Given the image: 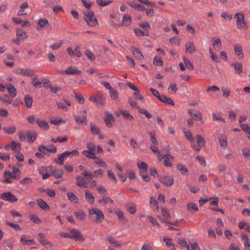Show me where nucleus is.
I'll return each mask as SVG.
<instances>
[{
	"instance_id": "f257e3e1",
	"label": "nucleus",
	"mask_w": 250,
	"mask_h": 250,
	"mask_svg": "<svg viewBox=\"0 0 250 250\" xmlns=\"http://www.w3.org/2000/svg\"><path fill=\"white\" fill-rule=\"evenodd\" d=\"M90 217L97 224L102 222L104 219V215L103 212L96 208H90L88 210Z\"/></svg>"
},
{
	"instance_id": "f03ea898",
	"label": "nucleus",
	"mask_w": 250,
	"mask_h": 250,
	"mask_svg": "<svg viewBox=\"0 0 250 250\" xmlns=\"http://www.w3.org/2000/svg\"><path fill=\"white\" fill-rule=\"evenodd\" d=\"M234 18L236 19V25L238 29H244L248 28L247 23L245 21V15L244 13L237 12L235 14Z\"/></svg>"
},
{
	"instance_id": "7ed1b4c3",
	"label": "nucleus",
	"mask_w": 250,
	"mask_h": 250,
	"mask_svg": "<svg viewBox=\"0 0 250 250\" xmlns=\"http://www.w3.org/2000/svg\"><path fill=\"white\" fill-rule=\"evenodd\" d=\"M89 101L94 102L97 106H103L105 104V98L101 93H98L94 96H91Z\"/></svg>"
},
{
	"instance_id": "20e7f679",
	"label": "nucleus",
	"mask_w": 250,
	"mask_h": 250,
	"mask_svg": "<svg viewBox=\"0 0 250 250\" xmlns=\"http://www.w3.org/2000/svg\"><path fill=\"white\" fill-rule=\"evenodd\" d=\"M0 198L2 200L8 201L10 203H14L18 200V198L9 191L2 193L0 194Z\"/></svg>"
},
{
	"instance_id": "39448f33",
	"label": "nucleus",
	"mask_w": 250,
	"mask_h": 250,
	"mask_svg": "<svg viewBox=\"0 0 250 250\" xmlns=\"http://www.w3.org/2000/svg\"><path fill=\"white\" fill-rule=\"evenodd\" d=\"M70 238L74 239L76 241H84V238L82 236L81 232L77 229H73L70 231Z\"/></svg>"
},
{
	"instance_id": "423d86ee",
	"label": "nucleus",
	"mask_w": 250,
	"mask_h": 250,
	"mask_svg": "<svg viewBox=\"0 0 250 250\" xmlns=\"http://www.w3.org/2000/svg\"><path fill=\"white\" fill-rule=\"evenodd\" d=\"M159 181L166 186H171L174 184L173 178L169 176H163L159 178Z\"/></svg>"
},
{
	"instance_id": "0eeeda50",
	"label": "nucleus",
	"mask_w": 250,
	"mask_h": 250,
	"mask_svg": "<svg viewBox=\"0 0 250 250\" xmlns=\"http://www.w3.org/2000/svg\"><path fill=\"white\" fill-rule=\"evenodd\" d=\"M70 155V153L68 151H65L58 156V159H55L54 161L60 165H62L63 164L64 161Z\"/></svg>"
},
{
	"instance_id": "6e6552de",
	"label": "nucleus",
	"mask_w": 250,
	"mask_h": 250,
	"mask_svg": "<svg viewBox=\"0 0 250 250\" xmlns=\"http://www.w3.org/2000/svg\"><path fill=\"white\" fill-rule=\"evenodd\" d=\"M211 42L215 50L219 51L221 49L222 45L219 38L217 37L211 38Z\"/></svg>"
},
{
	"instance_id": "1a4fd4ad",
	"label": "nucleus",
	"mask_w": 250,
	"mask_h": 250,
	"mask_svg": "<svg viewBox=\"0 0 250 250\" xmlns=\"http://www.w3.org/2000/svg\"><path fill=\"white\" fill-rule=\"evenodd\" d=\"M234 51L235 55L240 59H243L244 57V53L242 51V47L239 43H236L234 45Z\"/></svg>"
},
{
	"instance_id": "9d476101",
	"label": "nucleus",
	"mask_w": 250,
	"mask_h": 250,
	"mask_svg": "<svg viewBox=\"0 0 250 250\" xmlns=\"http://www.w3.org/2000/svg\"><path fill=\"white\" fill-rule=\"evenodd\" d=\"M4 180L3 181V183L11 184L12 183V181L10 180V178H12L13 179H16L18 178L16 175L12 174L11 172L8 171H6L3 174Z\"/></svg>"
},
{
	"instance_id": "9b49d317",
	"label": "nucleus",
	"mask_w": 250,
	"mask_h": 250,
	"mask_svg": "<svg viewBox=\"0 0 250 250\" xmlns=\"http://www.w3.org/2000/svg\"><path fill=\"white\" fill-rule=\"evenodd\" d=\"M230 66L233 67L234 73L238 75H241L243 72V65L240 62L232 63Z\"/></svg>"
},
{
	"instance_id": "f8f14e48",
	"label": "nucleus",
	"mask_w": 250,
	"mask_h": 250,
	"mask_svg": "<svg viewBox=\"0 0 250 250\" xmlns=\"http://www.w3.org/2000/svg\"><path fill=\"white\" fill-rule=\"evenodd\" d=\"M104 121L108 127H111L113 125L112 123L115 121L114 118L112 114L106 113V116L104 119Z\"/></svg>"
},
{
	"instance_id": "ddd939ff",
	"label": "nucleus",
	"mask_w": 250,
	"mask_h": 250,
	"mask_svg": "<svg viewBox=\"0 0 250 250\" xmlns=\"http://www.w3.org/2000/svg\"><path fill=\"white\" fill-rule=\"evenodd\" d=\"M188 112L194 120H201L202 119V116L201 112L196 110L189 109Z\"/></svg>"
},
{
	"instance_id": "4468645a",
	"label": "nucleus",
	"mask_w": 250,
	"mask_h": 250,
	"mask_svg": "<svg viewBox=\"0 0 250 250\" xmlns=\"http://www.w3.org/2000/svg\"><path fill=\"white\" fill-rule=\"evenodd\" d=\"M219 142L221 147L225 149L228 146L227 137L224 134H221L219 138Z\"/></svg>"
},
{
	"instance_id": "2eb2a0df",
	"label": "nucleus",
	"mask_w": 250,
	"mask_h": 250,
	"mask_svg": "<svg viewBox=\"0 0 250 250\" xmlns=\"http://www.w3.org/2000/svg\"><path fill=\"white\" fill-rule=\"evenodd\" d=\"M185 49L187 53H192L196 51V48L193 42H188L185 44Z\"/></svg>"
},
{
	"instance_id": "dca6fc26",
	"label": "nucleus",
	"mask_w": 250,
	"mask_h": 250,
	"mask_svg": "<svg viewBox=\"0 0 250 250\" xmlns=\"http://www.w3.org/2000/svg\"><path fill=\"white\" fill-rule=\"evenodd\" d=\"M174 158L172 155L168 154L165 155L164 164L166 167H170L172 166L171 162L173 161Z\"/></svg>"
},
{
	"instance_id": "f3484780",
	"label": "nucleus",
	"mask_w": 250,
	"mask_h": 250,
	"mask_svg": "<svg viewBox=\"0 0 250 250\" xmlns=\"http://www.w3.org/2000/svg\"><path fill=\"white\" fill-rule=\"evenodd\" d=\"M106 238L113 247L116 248H121L122 247L121 244L118 241L115 240L112 236H106Z\"/></svg>"
},
{
	"instance_id": "a211bd4d",
	"label": "nucleus",
	"mask_w": 250,
	"mask_h": 250,
	"mask_svg": "<svg viewBox=\"0 0 250 250\" xmlns=\"http://www.w3.org/2000/svg\"><path fill=\"white\" fill-rule=\"evenodd\" d=\"M115 213H116L117 216H118V218L119 220L120 221V222L123 224H126L128 220L124 216L123 211H122L120 210H116L115 211Z\"/></svg>"
},
{
	"instance_id": "6ab92c4d",
	"label": "nucleus",
	"mask_w": 250,
	"mask_h": 250,
	"mask_svg": "<svg viewBox=\"0 0 250 250\" xmlns=\"http://www.w3.org/2000/svg\"><path fill=\"white\" fill-rule=\"evenodd\" d=\"M126 209L131 214H134L137 210L136 205L133 203H128L126 206Z\"/></svg>"
},
{
	"instance_id": "aec40b11",
	"label": "nucleus",
	"mask_w": 250,
	"mask_h": 250,
	"mask_svg": "<svg viewBox=\"0 0 250 250\" xmlns=\"http://www.w3.org/2000/svg\"><path fill=\"white\" fill-rule=\"evenodd\" d=\"M65 74L67 75H81V72L79 70L76 68H74L71 66L68 67L66 70H65Z\"/></svg>"
},
{
	"instance_id": "412c9836",
	"label": "nucleus",
	"mask_w": 250,
	"mask_h": 250,
	"mask_svg": "<svg viewBox=\"0 0 250 250\" xmlns=\"http://www.w3.org/2000/svg\"><path fill=\"white\" fill-rule=\"evenodd\" d=\"M137 165L140 169V174L147 173L148 166L146 163L144 162H139L138 163Z\"/></svg>"
},
{
	"instance_id": "4be33fe9",
	"label": "nucleus",
	"mask_w": 250,
	"mask_h": 250,
	"mask_svg": "<svg viewBox=\"0 0 250 250\" xmlns=\"http://www.w3.org/2000/svg\"><path fill=\"white\" fill-rule=\"evenodd\" d=\"M6 86L10 96L12 98L15 97L17 95V90L15 87L11 83H8Z\"/></svg>"
},
{
	"instance_id": "5701e85b",
	"label": "nucleus",
	"mask_w": 250,
	"mask_h": 250,
	"mask_svg": "<svg viewBox=\"0 0 250 250\" xmlns=\"http://www.w3.org/2000/svg\"><path fill=\"white\" fill-rule=\"evenodd\" d=\"M241 237L242 241H244L245 250H250V243L248 236L246 234L242 233Z\"/></svg>"
},
{
	"instance_id": "b1692460",
	"label": "nucleus",
	"mask_w": 250,
	"mask_h": 250,
	"mask_svg": "<svg viewBox=\"0 0 250 250\" xmlns=\"http://www.w3.org/2000/svg\"><path fill=\"white\" fill-rule=\"evenodd\" d=\"M52 175L54 176L56 178H61L62 177L64 171L62 169H51Z\"/></svg>"
},
{
	"instance_id": "393cba45",
	"label": "nucleus",
	"mask_w": 250,
	"mask_h": 250,
	"mask_svg": "<svg viewBox=\"0 0 250 250\" xmlns=\"http://www.w3.org/2000/svg\"><path fill=\"white\" fill-rule=\"evenodd\" d=\"M11 147L12 150L21 149V146L19 143H16L15 141H12L10 144H9L5 146V149L8 150L9 147Z\"/></svg>"
},
{
	"instance_id": "a878e982",
	"label": "nucleus",
	"mask_w": 250,
	"mask_h": 250,
	"mask_svg": "<svg viewBox=\"0 0 250 250\" xmlns=\"http://www.w3.org/2000/svg\"><path fill=\"white\" fill-rule=\"evenodd\" d=\"M36 123L42 129L47 130L49 129L48 124L46 121L43 120H37Z\"/></svg>"
},
{
	"instance_id": "bb28decb",
	"label": "nucleus",
	"mask_w": 250,
	"mask_h": 250,
	"mask_svg": "<svg viewBox=\"0 0 250 250\" xmlns=\"http://www.w3.org/2000/svg\"><path fill=\"white\" fill-rule=\"evenodd\" d=\"M131 50L133 53V55L139 60H142L144 59V56L140 51L137 48L132 47Z\"/></svg>"
},
{
	"instance_id": "cd10ccee",
	"label": "nucleus",
	"mask_w": 250,
	"mask_h": 250,
	"mask_svg": "<svg viewBox=\"0 0 250 250\" xmlns=\"http://www.w3.org/2000/svg\"><path fill=\"white\" fill-rule=\"evenodd\" d=\"M37 203L44 210H48L49 208V206L41 198L37 200Z\"/></svg>"
},
{
	"instance_id": "c85d7f7f",
	"label": "nucleus",
	"mask_w": 250,
	"mask_h": 250,
	"mask_svg": "<svg viewBox=\"0 0 250 250\" xmlns=\"http://www.w3.org/2000/svg\"><path fill=\"white\" fill-rule=\"evenodd\" d=\"M16 35L18 37H20L21 39L24 40L28 38V36L24 31L21 28H17L16 30Z\"/></svg>"
},
{
	"instance_id": "c756f323",
	"label": "nucleus",
	"mask_w": 250,
	"mask_h": 250,
	"mask_svg": "<svg viewBox=\"0 0 250 250\" xmlns=\"http://www.w3.org/2000/svg\"><path fill=\"white\" fill-rule=\"evenodd\" d=\"M84 20L90 26H94L98 24V20L94 16L92 18H84Z\"/></svg>"
},
{
	"instance_id": "7c9ffc66",
	"label": "nucleus",
	"mask_w": 250,
	"mask_h": 250,
	"mask_svg": "<svg viewBox=\"0 0 250 250\" xmlns=\"http://www.w3.org/2000/svg\"><path fill=\"white\" fill-rule=\"evenodd\" d=\"M149 204L150 205V208L152 210L156 211L158 210L159 206L157 201L152 197H150Z\"/></svg>"
},
{
	"instance_id": "2f4dec72",
	"label": "nucleus",
	"mask_w": 250,
	"mask_h": 250,
	"mask_svg": "<svg viewBox=\"0 0 250 250\" xmlns=\"http://www.w3.org/2000/svg\"><path fill=\"white\" fill-rule=\"evenodd\" d=\"M75 120L76 123L77 124H84L85 125H87V117L85 116H83V117L81 118L78 115H74Z\"/></svg>"
},
{
	"instance_id": "473e14b6",
	"label": "nucleus",
	"mask_w": 250,
	"mask_h": 250,
	"mask_svg": "<svg viewBox=\"0 0 250 250\" xmlns=\"http://www.w3.org/2000/svg\"><path fill=\"white\" fill-rule=\"evenodd\" d=\"M68 200L74 203H77L79 201V198L72 192H68L67 193Z\"/></svg>"
},
{
	"instance_id": "72a5a7b5",
	"label": "nucleus",
	"mask_w": 250,
	"mask_h": 250,
	"mask_svg": "<svg viewBox=\"0 0 250 250\" xmlns=\"http://www.w3.org/2000/svg\"><path fill=\"white\" fill-rule=\"evenodd\" d=\"M25 76L30 77L32 80L37 79V75L35 74V71L32 69H26Z\"/></svg>"
},
{
	"instance_id": "f704fd0d",
	"label": "nucleus",
	"mask_w": 250,
	"mask_h": 250,
	"mask_svg": "<svg viewBox=\"0 0 250 250\" xmlns=\"http://www.w3.org/2000/svg\"><path fill=\"white\" fill-rule=\"evenodd\" d=\"M82 154L89 159H94L96 158V154L92 151L85 150L82 152Z\"/></svg>"
},
{
	"instance_id": "c9c22d12",
	"label": "nucleus",
	"mask_w": 250,
	"mask_h": 250,
	"mask_svg": "<svg viewBox=\"0 0 250 250\" xmlns=\"http://www.w3.org/2000/svg\"><path fill=\"white\" fill-rule=\"evenodd\" d=\"M76 181H77L76 184L77 186H78L79 187H83V188H85L87 187V184H86L85 180L83 178H82L80 176H77Z\"/></svg>"
},
{
	"instance_id": "e433bc0d",
	"label": "nucleus",
	"mask_w": 250,
	"mask_h": 250,
	"mask_svg": "<svg viewBox=\"0 0 250 250\" xmlns=\"http://www.w3.org/2000/svg\"><path fill=\"white\" fill-rule=\"evenodd\" d=\"M84 192L85 197L87 202H88L90 204H93L95 200L94 197H93L92 194L87 190H85Z\"/></svg>"
},
{
	"instance_id": "4c0bfd02",
	"label": "nucleus",
	"mask_w": 250,
	"mask_h": 250,
	"mask_svg": "<svg viewBox=\"0 0 250 250\" xmlns=\"http://www.w3.org/2000/svg\"><path fill=\"white\" fill-rule=\"evenodd\" d=\"M24 102L27 108H30L32 106L33 99L32 97L29 95H27L24 97Z\"/></svg>"
},
{
	"instance_id": "58836bf2",
	"label": "nucleus",
	"mask_w": 250,
	"mask_h": 250,
	"mask_svg": "<svg viewBox=\"0 0 250 250\" xmlns=\"http://www.w3.org/2000/svg\"><path fill=\"white\" fill-rule=\"evenodd\" d=\"M0 100L5 104H11L13 101L8 95L0 96Z\"/></svg>"
},
{
	"instance_id": "ea45409f",
	"label": "nucleus",
	"mask_w": 250,
	"mask_h": 250,
	"mask_svg": "<svg viewBox=\"0 0 250 250\" xmlns=\"http://www.w3.org/2000/svg\"><path fill=\"white\" fill-rule=\"evenodd\" d=\"M99 202L102 205L104 206L108 203L112 204L113 203L114 201L108 197H103L102 199L99 200Z\"/></svg>"
},
{
	"instance_id": "a19ab883",
	"label": "nucleus",
	"mask_w": 250,
	"mask_h": 250,
	"mask_svg": "<svg viewBox=\"0 0 250 250\" xmlns=\"http://www.w3.org/2000/svg\"><path fill=\"white\" fill-rule=\"evenodd\" d=\"M183 131L187 139L191 143H193L194 142V138L193 137L191 131L189 130L185 129H184Z\"/></svg>"
},
{
	"instance_id": "79ce46f5",
	"label": "nucleus",
	"mask_w": 250,
	"mask_h": 250,
	"mask_svg": "<svg viewBox=\"0 0 250 250\" xmlns=\"http://www.w3.org/2000/svg\"><path fill=\"white\" fill-rule=\"evenodd\" d=\"M187 208L190 212H196L198 210L197 204L193 203H189L187 205Z\"/></svg>"
},
{
	"instance_id": "37998d69",
	"label": "nucleus",
	"mask_w": 250,
	"mask_h": 250,
	"mask_svg": "<svg viewBox=\"0 0 250 250\" xmlns=\"http://www.w3.org/2000/svg\"><path fill=\"white\" fill-rule=\"evenodd\" d=\"M119 112L120 114H121L124 116V117L126 119L131 120L134 119L133 117L131 115H130L128 111L126 110L119 109Z\"/></svg>"
},
{
	"instance_id": "c03bdc74",
	"label": "nucleus",
	"mask_w": 250,
	"mask_h": 250,
	"mask_svg": "<svg viewBox=\"0 0 250 250\" xmlns=\"http://www.w3.org/2000/svg\"><path fill=\"white\" fill-rule=\"evenodd\" d=\"M94 160L95 163L98 164L101 167L106 168L108 167L107 165L101 158L99 157H97L96 156V158H95Z\"/></svg>"
},
{
	"instance_id": "a18cd8bd",
	"label": "nucleus",
	"mask_w": 250,
	"mask_h": 250,
	"mask_svg": "<svg viewBox=\"0 0 250 250\" xmlns=\"http://www.w3.org/2000/svg\"><path fill=\"white\" fill-rule=\"evenodd\" d=\"M132 21L130 16L128 15H125L123 18V25L128 26L130 25Z\"/></svg>"
},
{
	"instance_id": "49530a36",
	"label": "nucleus",
	"mask_w": 250,
	"mask_h": 250,
	"mask_svg": "<svg viewBox=\"0 0 250 250\" xmlns=\"http://www.w3.org/2000/svg\"><path fill=\"white\" fill-rule=\"evenodd\" d=\"M148 134L150 135V140L151 143L154 145H157L158 144V142L157 138L155 137V132L151 131L148 132Z\"/></svg>"
},
{
	"instance_id": "de8ad7c7",
	"label": "nucleus",
	"mask_w": 250,
	"mask_h": 250,
	"mask_svg": "<svg viewBox=\"0 0 250 250\" xmlns=\"http://www.w3.org/2000/svg\"><path fill=\"white\" fill-rule=\"evenodd\" d=\"M160 101L171 105H174V102L172 99L167 98L164 95L162 96V100H160Z\"/></svg>"
},
{
	"instance_id": "09e8293b",
	"label": "nucleus",
	"mask_w": 250,
	"mask_h": 250,
	"mask_svg": "<svg viewBox=\"0 0 250 250\" xmlns=\"http://www.w3.org/2000/svg\"><path fill=\"white\" fill-rule=\"evenodd\" d=\"M2 129L6 133L12 134L16 132V127L15 126H12L9 127H3Z\"/></svg>"
},
{
	"instance_id": "8fccbe9b",
	"label": "nucleus",
	"mask_w": 250,
	"mask_h": 250,
	"mask_svg": "<svg viewBox=\"0 0 250 250\" xmlns=\"http://www.w3.org/2000/svg\"><path fill=\"white\" fill-rule=\"evenodd\" d=\"M208 51L212 60L215 62H219L220 60L213 52L212 49L211 48H209Z\"/></svg>"
},
{
	"instance_id": "3c124183",
	"label": "nucleus",
	"mask_w": 250,
	"mask_h": 250,
	"mask_svg": "<svg viewBox=\"0 0 250 250\" xmlns=\"http://www.w3.org/2000/svg\"><path fill=\"white\" fill-rule=\"evenodd\" d=\"M177 167L182 174H185L188 171L187 167L185 165L182 164H178L177 166Z\"/></svg>"
},
{
	"instance_id": "603ef678",
	"label": "nucleus",
	"mask_w": 250,
	"mask_h": 250,
	"mask_svg": "<svg viewBox=\"0 0 250 250\" xmlns=\"http://www.w3.org/2000/svg\"><path fill=\"white\" fill-rule=\"evenodd\" d=\"M240 126L243 131L247 134H250V125L248 124H240Z\"/></svg>"
},
{
	"instance_id": "864d4df0",
	"label": "nucleus",
	"mask_w": 250,
	"mask_h": 250,
	"mask_svg": "<svg viewBox=\"0 0 250 250\" xmlns=\"http://www.w3.org/2000/svg\"><path fill=\"white\" fill-rule=\"evenodd\" d=\"M196 139L197 143L198 144V146H205V145L206 144L205 140L200 135H197L196 136Z\"/></svg>"
},
{
	"instance_id": "5fc2aeb1",
	"label": "nucleus",
	"mask_w": 250,
	"mask_h": 250,
	"mask_svg": "<svg viewBox=\"0 0 250 250\" xmlns=\"http://www.w3.org/2000/svg\"><path fill=\"white\" fill-rule=\"evenodd\" d=\"M90 126L91 132L93 135H97L99 134L100 129L98 127L92 124L90 125Z\"/></svg>"
},
{
	"instance_id": "6e6d98bb",
	"label": "nucleus",
	"mask_w": 250,
	"mask_h": 250,
	"mask_svg": "<svg viewBox=\"0 0 250 250\" xmlns=\"http://www.w3.org/2000/svg\"><path fill=\"white\" fill-rule=\"evenodd\" d=\"M38 150L43 154L48 155V147L43 145H40L38 147Z\"/></svg>"
},
{
	"instance_id": "4d7b16f0",
	"label": "nucleus",
	"mask_w": 250,
	"mask_h": 250,
	"mask_svg": "<svg viewBox=\"0 0 250 250\" xmlns=\"http://www.w3.org/2000/svg\"><path fill=\"white\" fill-rule=\"evenodd\" d=\"M82 174L86 178V180H91L94 177H96V175H94V174H92L86 170H84Z\"/></svg>"
},
{
	"instance_id": "13d9d810",
	"label": "nucleus",
	"mask_w": 250,
	"mask_h": 250,
	"mask_svg": "<svg viewBox=\"0 0 250 250\" xmlns=\"http://www.w3.org/2000/svg\"><path fill=\"white\" fill-rule=\"evenodd\" d=\"M184 63L186 67L190 70H192L194 69L192 63L185 57H183Z\"/></svg>"
},
{
	"instance_id": "bf43d9fd",
	"label": "nucleus",
	"mask_w": 250,
	"mask_h": 250,
	"mask_svg": "<svg viewBox=\"0 0 250 250\" xmlns=\"http://www.w3.org/2000/svg\"><path fill=\"white\" fill-rule=\"evenodd\" d=\"M75 215L79 220H84L85 218V214L83 210L75 212Z\"/></svg>"
},
{
	"instance_id": "052dcab7",
	"label": "nucleus",
	"mask_w": 250,
	"mask_h": 250,
	"mask_svg": "<svg viewBox=\"0 0 250 250\" xmlns=\"http://www.w3.org/2000/svg\"><path fill=\"white\" fill-rule=\"evenodd\" d=\"M110 95L112 100H117L118 99V93L116 90L112 89L109 91Z\"/></svg>"
},
{
	"instance_id": "680f3d73",
	"label": "nucleus",
	"mask_w": 250,
	"mask_h": 250,
	"mask_svg": "<svg viewBox=\"0 0 250 250\" xmlns=\"http://www.w3.org/2000/svg\"><path fill=\"white\" fill-rule=\"evenodd\" d=\"M97 3L101 6H105L109 5L112 2V0L104 1V0H97Z\"/></svg>"
},
{
	"instance_id": "e2e57ef3",
	"label": "nucleus",
	"mask_w": 250,
	"mask_h": 250,
	"mask_svg": "<svg viewBox=\"0 0 250 250\" xmlns=\"http://www.w3.org/2000/svg\"><path fill=\"white\" fill-rule=\"evenodd\" d=\"M168 90L170 93H175L177 90V86L175 83H171L170 84Z\"/></svg>"
},
{
	"instance_id": "0e129e2a",
	"label": "nucleus",
	"mask_w": 250,
	"mask_h": 250,
	"mask_svg": "<svg viewBox=\"0 0 250 250\" xmlns=\"http://www.w3.org/2000/svg\"><path fill=\"white\" fill-rule=\"evenodd\" d=\"M30 220L34 223L36 224H40L42 222L41 220L39 217L36 215H30L29 216Z\"/></svg>"
},
{
	"instance_id": "69168bd1",
	"label": "nucleus",
	"mask_w": 250,
	"mask_h": 250,
	"mask_svg": "<svg viewBox=\"0 0 250 250\" xmlns=\"http://www.w3.org/2000/svg\"><path fill=\"white\" fill-rule=\"evenodd\" d=\"M138 111L140 113L145 115L148 119L152 117L151 115L146 109L139 108Z\"/></svg>"
},
{
	"instance_id": "338daca9",
	"label": "nucleus",
	"mask_w": 250,
	"mask_h": 250,
	"mask_svg": "<svg viewBox=\"0 0 250 250\" xmlns=\"http://www.w3.org/2000/svg\"><path fill=\"white\" fill-rule=\"evenodd\" d=\"M36 138V134L28 133L27 134V140L30 143H32Z\"/></svg>"
},
{
	"instance_id": "774afa93",
	"label": "nucleus",
	"mask_w": 250,
	"mask_h": 250,
	"mask_svg": "<svg viewBox=\"0 0 250 250\" xmlns=\"http://www.w3.org/2000/svg\"><path fill=\"white\" fill-rule=\"evenodd\" d=\"M170 42L172 44L179 45L180 43V40L176 37H171L169 39Z\"/></svg>"
}]
</instances>
